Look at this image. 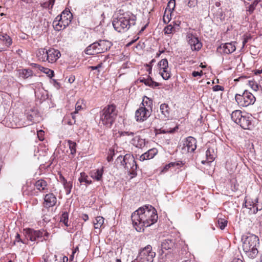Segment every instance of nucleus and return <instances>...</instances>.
<instances>
[{
    "label": "nucleus",
    "instance_id": "obj_1",
    "mask_svg": "<svg viewBox=\"0 0 262 262\" xmlns=\"http://www.w3.org/2000/svg\"><path fill=\"white\" fill-rule=\"evenodd\" d=\"M158 219L157 211L151 205H145L135 211L132 215L133 224L138 232L144 231V227H149Z\"/></svg>",
    "mask_w": 262,
    "mask_h": 262
},
{
    "label": "nucleus",
    "instance_id": "obj_2",
    "mask_svg": "<svg viewBox=\"0 0 262 262\" xmlns=\"http://www.w3.org/2000/svg\"><path fill=\"white\" fill-rule=\"evenodd\" d=\"M243 250L245 255L251 259L255 258L258 253L259 245L258 236L252 234H247L242 237Z\"/></svg>",
    "mask_w": 262,
    "mask_h": 262
},
{
    "label": "nucleus",
    "instance_id": "obj_3",
    "mask_svg": "<svg viewBox=\"0 0 262 262\" xmlns=\"http://www.w3.org/2000/svg\"><path fill=\"white\" fill-rule=\"evenodd\" d=\"M117 111L114 105H108L100 112V124H102L107 127H110L114 122Z\"/></svg>",
    "mask_w": 262,
    "mask_h": 262
},
{
    "label": "nucleus",
    "instance_id": "obj_4",
    "mask_svg": "<svg viewBox=\"0 0 262 262\" xmlns=\"http://www.w3.org/2000/svg\"><path fill=\"white\" fill-rule=\"evenodd\" d=\"M120 161L124 167L130 173H134L137 168V165L135 160V158L132 155L127 154L123 157L119 156L117 158V161Z\"/></svg>",
    "mask_w": 262,
    "mask_h": 262
},
{
    "label": "nucleus",
    "instance_id": "obj_5",
    "mask_svg": "<svg viewBox=\"0 0 262 262\" xmlns=\"http://www.w3.org/2000/svg\"><path fill=\"white\" fill-rule=\"evenodd\" d=\"M156 253L152 251L150 245H147L141 249L139 252L137 260L139 262H152Z\"/></svg>",
    "mask_w": 262,
    "mask_h": 262
},
{
    "label": "nucleus",
    "instance_id": "obj_6",
    "mask_svg": "<svg viewBox=\"0 0 262 262\" xmlns=\"http://www.w3.org/2000/svg\"><path fill=\"white\" fill-rule=\"evenodd\" d=\"M235 99L238 104L243 107L253 104L255 101L253 95L247 90H245L242 95L236 94Z\"/></svg>",
    "mask_w": 262,
    "mask_h": 262
},
{
    "label": "nucleus",
    "instance_id": "obj_7",
    "mask_svg": "<svg viewBox=\"0 0 262 262\" xmlns=\"http://www.w3.org/2000/svg\"><path fill=\"white\" fill-rule=\"evenodd\" d=\"M68 13V15L70 16V10H64L60 15H58L53 22V26L54 29L57 31H61L66 28L70 23V20H68L67 18H64V15Z\"/></svg>",
    "mask_w": 262,
    "mask_h": 262
},
{
    "label": "nucleus",
    "instance_id": "obj_8",
    "mask_svg": "<svg viewBox=\"0 0 262 262\" xmlns=\"http://www.w3.org/2000/svg\"><path fill=\"white\" fill-rule=\"evenodd\" d=\"M105 43H107L109 46L111 45V43L110 42H106L104 40H100L98 42H94L88 46L85 50V53L88 55H95L103 52L104 50L107 49V48L104 49L102 48L103 45Z\"/></svg>",
    "mask_w": 262,
    "mask_h": 262
},
{
    "label": "nucleus",
    "instance_id": "obj_9",
    "mask_svg": "<svg viewBox=\"0 0 262 262\" xmlns=\"http://www.w3.org/2000/svg\"><path fill=\"white\" fill-rule=\"evenodd\" d=\"M136 19V16L132 15L130 16L127 15L124 17H121L115 19L118 20L119 24L127 31L131 26L135 25Z\"/></svg>",
    "mask_w": 262,
    "mask_h": 262
},
{
    "label": "nucleus",
    "instance_id": "obj_10",
    "mask_svg": "<svg viewBox=\"0 0 262 262\" xmlns=\"http://www.w3.org/2000/svg\"><path fill=\"white\" fill-rule=\"evenodd\" d=\"M158 66L160 74L164 80H168L170 77V73L168 70V62L166 59H162L159 63Z\"/></svg>",
    "mask_w": 262,
    "mask_h": 262
},
{
    "label": "nucleus",
    "instance_id": "obj_11",
    "mask_svg": "<svg viewBox=\"0 0 262 262\" xmlns=\"http://www.w3.org/2000/svg\"><path fill=\"white\" fill-rule=\"evenodd\" d=\"M151 115V111L145 107H139L135 112V119L138 122H143Z\"/></svg>",
    "mask_w": 262,
    "mask_h": 262
},
{
    "label": "nucleus",
    "instance_id": "obj_12",
    "mask_svg": "<svg viewBox=\"0 0 262 262\" xmlns=\"http://www.w3.org/2000/svg\"><path fill=\"white\" fill-rule=\"evenodd\" d=\"M43 232L44 230H34L30 228L25 230L26 237L32 242L43 236Z\"/></svg>",
    "mask_w": 262,
    "mask_h": 262
},
{
    "label": "nucleus",
    "instance_id": "obj_13",
    "mask_svg": "<svg viewBox=\"0 0 262 262\" xmlns=\"http://www.w3.org/2000/svg\"><path fill=\"white\" fill-rule=\"evenodd\" d=\"M47 61L49 63H54L60 57V52L54 48H50L47 50Z\"/></svg>",
    "mask_w": 262,
    "mask_h": 262
},
{
    "label": "nucleus",
    "instance_id": "obj_14",
    "mask_svg": "<svg viewBox=\"0 0 262 262\" xmlns=\"http://www.w3.org/2000/svg\"><path fill=\"white\" fill-rule=\"evenodd\" d=\"M235 49L236 48L232 42H230L221 45L217 48V51L220 53L229 54L233 52Z\"/></svg>",
    "mask_w": 262,
    "mask_h": 262
},
{
    "label": "nucleus",
    "instance_id": "obj_15",
    "mask_svg": "<svg viewBox=\"0 0 262 262\" xmlns=\"http://www.w3.org/2000/svg\"><path fill=\"white\" fill-rule=\"evenodd\" d=\"M196 142L195 138L192 137H188L186 139L184 143V149H186L188 152H192L196 148Z\"/></svg>",
    "mask_w": 262,
    "mask_h": 262
},
{
    "label": "nucleus",
    "instance_id": "obj_16",
    "mask_svg": "<svg viewBox=\"0 0 262 262\" xmlns=\"http://www.w3.org/2000/svg\"><path fill=\"white\" fill-rule=\"evenodd\" d=\"M187 39L192 50H198L201 49L202 44L199 41L198 37L194 36L192 34H189L187 36Z\"/></svg>",
    "mask_w": 262,
    "mask_h": 262
},
{
    "label": "nucleus",
    "instance_id": "obj_17",
    "mask_svg": "<svg viewBox=\"0 0 262 262\" xmlns=\"http://www.w3.org/2000/svg\"><path fill=\"white\" fill-rule=\"evenodd\" d=\"M160 113L159 114V117L162 120L168 119L169 117V107L168 104L165 103H162L160 106Z\"/></svg>",
    "mask_w": 262,
    "mask_h": 262
},
{
    "label": "nucleus",
    "instance_id": "obj_18",
    "mask_svg": "<svg viewBox=\"0 0 262 262\" xmlns=\"http://www.w3.org/2000/svg\"><path fill=\"white\" fill-rule=\"evenodd\" d=\"M257 203V199H256L254 201H250L246 200L245 203V206L250 210L251 213L255 214L258 211Z\"/></svg>",
    "mask_w": 262,
    "mask_h": 262
},
{
    "label": "nucleus",
    "instance_id": "obj_19",
    "mask_svg": "<svg viewBox=\"0 0 262 262\" xmlns=\"http://www.w3.org/2000/svg\"><path fill=\"white\" fill-rule=\"evenodd\" d=\"M237 124L239 125L241 127L245 129H249L251 125L250 117L248 115H244L238 121Z\"/></svg>",
    "mask_w": 262,
    "mask_h": 262
},
{
    "label": "nucleus",
    "instance_id": "obj_20",
    "mask_svg": "<svg viewBox=\"0 0 262 262\" xmlns=\"http://www.w3.org/2000/svg\"><path fill=\"white\" fill-rule=\"evenodd\" d=\"M45 205L47 207H52L56 203V198L53 193L47 194L44 198Z\"/></svg>",
    "mask_w": 262,
    "mask_h": 262
},
{
    "label": "nucleus",
    "instance_id": "obj_21",
    "mask_svg": "<svg viewBox=\"0 0 262 262\" xmlns=\"http://www.w3.org/2000/svg\"><path fill=\"white\" fill-rule=\"evenodd\" d=\"M157 149L156 148L149 149L147 152L140 156L139 160L141 161H144V160L152 159L157 154Z\"/></svg>",
    "mask_w": 262,
    "mask_h": 262
},
{
    "label": "nucleus",
    "instance_id": "obj_22",
    "mask_svg": "<svg viewBox=\"0 0 262 262\" xmlns=\"http://www.w3.org/2000/svg\"><path fill=\"white\" fill-rule=\"evenodd\" d=\"M131 143L136 147L141 148L144 146L145 142L144 139L139 136H135L132 138Z\"/></svg>",
    "mask_w": 262,
    "mask_h": 262
},
{
    "label": "nucleus",
    "instance_id": "obj_23",
    "mask_svg": "<svg viewBox=\"0 0 262 262\" xmlns=\"http://www.w3.org/2000/svg\"><path fill=\"white\" fill-rule=\"evenodd\" d=\"M152 101L146 96H144L140 107H145V109L151 112Z\"/></svg>",
    "mask_w": 262,
    "mask_h": 262
},
{
    "label": "nucleus",
    "instance_id": "obj_24",
    "mask_svg": "<svg viewBox=\"0 0 262 262\" xmlns=\"http://www.w3.org/2000/svg\"><path fill=\"white\" fill-rule=\"evenodd\" d=\"M206 161L203 160L202 161V163L203 164H205L206 162L211 163L214 160V159H215V155L213 149H211L209 148L207 150V151H206Z\"/></svg>",
    "mask_w": 262,
    "mask_h": 262
},
{
    "label": "nucleus",
    "instance_id": "obj_25",
    "mask_svg": "<svg viewBox=\"0 0 262 262\" xmlns=\"http://www.w3.org/2000/svg\"><path fill=\"white\" fill-rule=\"evenodd\" d=\"M46 53H47V50H46L45 49H39L36 52V56L39 60L42 62H46L47 61V55Z\"/></svg>",
    "mask_w": 262,
    "mask_h": 262
},
{
    "label": "nucleus",
    "instance_id": "obj_26",
    "mask_svg": "<svg viewBox=\"0 0 262 262\" xmlns=\"http://www.w3.org/2000/svg\"><path fill=\"white\" fill-rule=\"evenodd\" d=\"M33 66L34 68L38 69L40 71H42V72L47 74L50 78H52V77L54 76L53 71L50 70V69L42 67L40 66V65L36 64V63H33Z\"/></svg>",
    "mask_w": 262,
    "mask_h": 262
},
{
    "label": "nucleus",
    "instance_id": "obj_27",
    "mask_svg": "<svg viewBox=\"0 0 262 262\" xmlns=\"http://www.w3.org/2000/svg\"><path fill=\"white\" fill-rule=\"evenodd\" d=\"M103 173V167L101 169H97L91 172V177L98 181H100L102 179Z\"/></svg>",
    "mask_w": 262,
    "mask_h": 262
},
{
    "label": "nucleus",
    "instance_id": "obj_28",
    "mask_svg": "<svg viewBox=\"0 0 262 262\" xmlns=\"http://www.w3.org/2000/svg\"><path fill=\"white\" fill-rule=\"evenodd\" d=\"M176 6V1L175 0H170L167 6L166 7L164 16H163V20L165 23H166V13L167 11L168 12H170V13L172 12V11L174 10Z\"/></svg>",
    "mask_w": 262,
    "mask_h": 262
},
{
    "label": "nucleus",
    "instance_id": "obj_29",
    "mask_svg": "<svg viewBox=\"0 0 262 262\" xmlns=\"http://www.w3.org/2000/svg\"><path fill=\"white\" fill-rule=\"evenodd\" d=\"M35 186L36 188L40 191L47 189V183L44 180H39L35 182Z\"/></svg>",
    "mask_w": 262,
    "mask_h": 262
},
{
    "label": "nucleus",
    "instance_id": "obj_30",
    "mask_svg": "<svg viewBox=\"0 0 262 262\" xmlns=\"http://www.w3.org/2000/svg\"><path fill=\"white\" fill-rule=\"evenodd\" d=\"M243 115H244L242 114V112L240 110H235L231 113V117L232 120L237 124Z\"/></svg>",
    "mask_w": 262,
    "mask_h": 262
},
{
    "label": "nucleus",
    "instance_id": "obj_31",
    "mask_svg": "<svg viewBox=\"0 0 262 262\" xmlns=\"http://www.w3.org/2000/svg\"><path fill=\"white\" fill-rule=\"evenodd\" d=\"M38 117V114L36 110H31L30 111L27 113V118L30 121L35 122L37 121V118Z\"/></svg>",
    "mask_w": 262,
    "mask_h": 262
},
{
    "label": "nucleus",
    "instance_id": "obj_32",
    "mask_svg": "<svg viewBox=\"0 0 262 262\" xmlns=\"http://www.w3.org/2000/svg\"><path fill=\"white\" fill-rule=\"evenodd\" d=\"M173 246V242L171 239H165L162 242L161 244V248L162 250H168L172 248Z\"/></svg>",
    "mask_w": 262,
    "mask_h": 262
},
{
    "label": "nucleus",
    "instance_id": "obj_33",
    "mask_svg": "<svg viewBox=\"0 0 262 262\" xmlns=\"http://www.w3.org/2000/svg\"><path fill=\"white\" fill-rule=\"evenodd\" d=\"M0 41H2L3 43L7 47L10 46L12 43V39L7 35V34H5V35H3V34H0Z\"/></svg>",
    "mask_w": 262,
    "mask_h": 262
},
{
    "label": "nucleus",
    "instance_id": "obj_34",
    "mask_svg": "<svg viewBox=\"0 0 262 262\" xmlns=\"http://www.w3.org/2000/svg\"><path fill=\"white\" fill-rule=\"evenodd\" d=\"M104 223V219L102 216H97L94 221V228L96 229H99Z\"/></svg>",
    "mask_w": 262,
    "mask_h": 262
},
{
    "label": "nucleus",
    "instance_id": "obj_35",
    "mask_svg": "<svg viewBox=\"0 0 262 262\" xmlns=\"http://www.w3.org/2000/svg\"><path fill=\"white\" fill-rule=\"evenodd\" d=\"M260 1V0H254L252 4L247 8L246 11L249 14L253 13L256 6Z\"/></svg>",
    "mask_w": 262,
    "mask_h": 262
},
{
    "label": "nucleus",
    "instance_id": "obj_36",
    "mask_svg": "<svg viewBox=\"0 0 262 262\" xmlns=\"http://www.w3.org/2000/svg\"><path fill=\"white\" fill-rule=\"evenodd\" d=\"M141 81L143 82L145 85L151 87L158 86L159 85V83L154 81L151 78L147 79L144 78L142 79Z\"/></svg>",
    "mask_w": 262,
    "mask_h": 262
},
{
    "label": "nucleus",
    "instance_id": "obj_37",
    "mask_svg": "<svg viewBox=\"0 0 262 262\" xmlns=\"http://www.w3.org/2000/svg\"><path fill=\"white\" fill-rule=\"evenodd\" d=\"M78 181L80 183L84 182L87 184H90L92 183L91 180H88V176L84 172L80 173Z\"/></svg>",
    "mask_w": 262,
    "mask_h": 262
},
{
    "label": "nucleus",
    "instance_id": "obj_38",
    "mask_svg": "<svg viewBox=\"0 0 262 262\" xmlns=\"http://www.w3.org/2000/svg\"><path fill=\"white\" fill-rule=\"evenodd\" d=\"M113 25L115 30L119 33L126 31L125 29L119 24L118 20H116L115 19L113 21Z\"/></svg>",
    "mask_w": 262,
    "mask_h": 262
},
{
    "label": "nucleus",
    "instance_id": "obj_39",
    "mask_svg": "<svg viewBox=\"0 0 262 262\" xmlns=\"http://www.w3.org/2000/svg\"><path fill=\"white\" fill-rule=\"evenodd\" d=\"M81 109H82L81 102H80V101H77V102L76 103V104L75 105V111L73 113H71L72 117L73 119L74 120V123H75V122H76V121L75 120V119L74 114L78 113V111L81 110Z\"/></svg>",
    "mask_w": 262,
    "mask_h": 262
},
{
    "label": "nucleus",
    "instance_id": "obj_40",
    "mask_svg": "<svg viewBox=\"0 0 262 262\" xmlns=\"http://www.w3.org/2000/svg\"><path fill=\"white\" fill-rule=\"evenodd\" d=\"M69 149L72 155H74L76 153V143L72 141L69 140L68 141Z\"/></svg>",
    "mask_w": 262,
    "mask_h": 262
},
{
    "label": "nucleus",
    "instance_id": "obj_41",
    "mask_svg": "<svg viewBox=\"0 0 262 262\" xmlns=\"http://www.w3.org/2000/svg\"><path fill=\"white\" fill-rule=\"evenodd\" d=\"M69 219V214L67 212H63L60 217V222L63 223L67 227L69 226L68 224Z\"/></svg>",
    "mask_w": 262,
    "mask_h": 262
},
{
    "label": "nucleus",
    "instance_id": "obj_42",
    "mask_svg": "<svg viewBox=\"0 0 262 262\" xmlns=\"http://www.w3.org/2000/svg\"><path fill=\"white\" fill-rule=\"evenodd\" d=\"M120 137L127 136V139H130L134 136V133L132 132H119Z\"/></svg>",
    "mask_w": 262,
    "mask_h": 262
},
{
    "label": "nucleus",
    "instance_id": "obj_43",
    "mask_svg": "<svg viewBox=\"0 0 262 262\" xmlns=\"http://www.w3.org/2000/svg\"><path fill=\"white\" fill-rule=\"evenodd\" d=\"M227 221L224 219L219 218L218 220V225L220 228L224 229L227 226Z\"/></svg>",
    "mask_w": 262,
    "mask_h": 262
},
{
    "label": "nucleus",
    "instance_id": "obj_44",
    "mask_svg": "<svg viewBox=\"0 0 262 262\" xmlns=\"http://www.w3.org/2000/svg\"><path fill=\"white\" fill-rule=\"evenodd\" d=\"M248 84L249 86L255 91H257L259 89V86L254 81H249Z\"/></svg>",
    "mask_w": 262,
    "mask_h": 262
},
{
    "label": "nucleus",
    "instance_id": "obj_45",
    "mask_svg": "<svg viewBox=\"0 0 262 262\" xmlns=\"http://www.w3.org/2000/svg\"><path fill=\"white\" fill-rule=\"evenodd\" d=\"M23 75H24V77L25 78H28L30 76H32L33 72L32 71V70L29 69L24 70L23 72Z\"/></svg>",
    "mask_w": 262,
    "mask_h": 262
},
{
    "label": "nucleus",
    "instance_id": "obj_46",
    "mask_svg": "<svg viewBox=\"0 0 262 262\" xmlns=\"http://www.w3.org/2000/svg\"><path fill=\"white\" fill-rule=\"evenodd\" d=\"M174 165H175V163H172V162L166 165L164 167L163 169L162 170V172H166L170 167H171L172 166H173Z\"/></svg>",
    "mask_w": 262,
    "mask_h": 262
},
{
    "label": "nucleus",
    "instance_id": "obj_47",
    "mask_svg": "<svg viewBox=\"0 0 262 262\" xmlns=\"http://www.w3.org/2000/svg\"><path fill=\"white\" fill-rule=\"evenodd\" d=\"M179 25H176L174 26H172L171 25H169L167 27V30H169L170 31H179L177 29H178Z\"/></svg>",
    "mask_w": 262,
    "mask_h": 262
},
{
    "label": "nucleus",
    "instance_id": "obj_48",
    "mask_svg": "<svg viewBox=\"0 0 262 262\" xmlns=\"http://www.w3.org/2000/svg\"><path fill=\"white\" fill-rule=\"evenodd\" d=\"M197 4L196 0H189L188 3V6L190 8L194 7Z\"/></svg>",
    "mask_w": 262,
    "mask_h": 262
},
{
    "label": "nucleus",
    "instance_id": "obj_49",
    "mask_svg": "<svg viewBox=\"0 0 262 262\" xmlns=\"http://www.w3.org/2000/svg\"><path fill=\"white\" fill-rule=\"evenodd\" d=\"M37 137L38 139L40 141H42L43 140V135H44V132L42 130H40L37 132Z\"/></svg>",
    "mask_w": 262,
    "mask_h": 262
},
{
    "label": "nucleus",
    "instance_id": "obj_50",
    "mask_svg": "<svg viewBox=\"0 0 262 262\" xmlns=\"http://www.w3.org/2000/svg\"><path fill=\"white\" fill-rule=\"evenodd\" d=\"M212 89L213 91L216 92L219 91H223L224 88L223 86L219 85H215L213 88Z\"/></svg>",
    "mask_w": 262,
    "mask_h": 262
},
{
    "label": "nucleus",
    "instance_id": "obj_51",
    "mask_svg": "<svg viewBox=\"0 0 262 262\" xmlns=\"http://www.w3.org/2000/svg\"><path fill=\"white\" fill-rule=\"evenodd\" d=\"M16 242H21L23 244H25L26 243L22 241L20 237V235L18 233H17L16 236H15V241H14V244H15V243Z\"/></svg>",
    "mask_w": 262,
    "mask_h": 262
},
{
    "label": "nucleus",
    "instance_id": "obj_52",
    "mask_svg": "<svg viewBox=\"0 0 262 262\" xmlns=\"http://www.w3.org/2000/svg\"><path fill=\"white\" fill-rule=\"evenodd\" d=\"M176 128H178L177 127H174L173 128V129H161V132L163 133H173L175 130H176Z\"/></svg>",
    "mask_w": 262,
    "mask_h": 262
},
{
    "label": "nucleus",
    "instance_id": "obj_53",
    "mask_svg": "<svg viewBox=\"0 0 262 262\" xmlns=\"http://www.w3.org/2000/svg\"><path fill=\"white\" fill-rule=\"evenodd\" d=\"M192 75L193 77L201 76L202 75V71H201L200 72L194 71L192 72Z\"/></svg>",
    "mask_w": 262,
    "mask_h": 262
},
{
    "label": "nucleus",
    "instance_id": "obj_54",
    "mask_svg": "<svg viewBox=\"0 0 262 262\" xmlns=\"http://www.w3.org/2000/svg\"><path fill=\"white\" fill-rule=\"evenodd\" d=\"M139 38V36H136L135 37V39H133V40L130 41V42H129L127 44V46H130L132 44H133L134 42H135L136 40H137Z\"/></svg>",
    "mask_w": 262,
    "mask_h": 262
},
{
    "label": "nucleus",
    "instance_id": "obj_55",
    "mask_svg": "<svg viewBox=\"0 0 262 262\" xmlns=\"http://www.w3.org/2000/svg\"><path fill=\"white\" fill-rule=\"evenodd\" d=\"M68 13H65V14L64 15V16H65V17H64V18H68V20H70V21H71V18H72V13H71V12H70V15H68Z\"/></svg>",
    "mask_w": 262,
    "mask_h": 262
},
{
    "label": "nucleus",
    "instance_id": "obj_56",
    "mask_svg": "<svg viewBox=\"0 0 262 262\" xmlns=\"http://www.w3.org/2000/svg\"><path fill=\"white\" fill-rule=\"evenodd\" d=\"M81 217L84 221H86L89 220V216L86 214H83Z\"/></svg>",
    "mask_w": 262,
    "mask_h": 262
},
{
    "label": "nucleus",
    "instance_id": "obj_57",
    "mask_svg": "<svg viewBox=\"0 0 262 262\" xmlns=\"http://www.w3.org/2000/svg\"><path fill=\"white\" fill-rule=\"evenodd\" d=\"M74 80H75L74 76H72V77H70L69 79V81L70 83L73 82Z\"/></svg>",
    "mask_w": 262,
    "mask_h": 262
},
{
    "label": "nucleus",
    "instance_id": "obj_58",
    "mask_svg": "<svg viewBox=\"0 0 262 262\" xmlns=\"http://www.w3.org/2000/svg\"><path fill=\"white\" fill-rule=\"evenodd\" d=\"M231 262H243L240 258H234Z\"/></svg>",
    "mask_w": 262,
    "mask_h": 262
},
{
    "label": "nucleus",
    "instance_id": "obj_59",
    "mask_svg": "<svg viewBox=\"0 0 262 262\" xmlns=\"http://www.w3.org/2000/svg\"><path fill=\"white\" fill-rule=\"evenodd\" d=\"M55 1V0H50L49 1V5H51V8L53 7V6L54 4Z\"/></svg>",
    "mask_w": 262,
    "mask_h": 262
},
{
    "label": "nucleus",
    "instance_id": "obj_60",
    "mask_svg": "<svg viewBox=\"0 0 262 262\" xmlns=\"http://www.w3.org/2000/svg\"><path fill=\"white\" fill-rule=\"evenodd\" d=\"M248 41V38L244 37V40L243 41V46L245 45V44Z\"/></svg>",
    "mask_w": 262,
    "mask_h": 262
},
{
    "label": "nucleus",
    "instance_id": "obj_61",
    "mask_svg": "<svg viewBox=\"0 0 262 262\" xmlns=\"http://www.w3.org/2000/svg\"><path fill=\"white\" fill-rule=\"evenodd\" d=\"M147 25H146L145 26H144V27H143L140 30V31H139V33H142V32H143L145 29V28L146 27V26Z\"/></svg>",
    "mask_w": 262,
    "mask_h": 262
},
{
    "label": "nucleus",
    "instance_id": "obj_62",
    "mask_svg": "<svg viewBox=\"0 0 262 262\" xmlns=\"http://www.w3.org/2000/svg\"><path fill=\"white\" fill-rule=\"evenodd\" d=\"M48 235H49V233L47 232L44 231V232L43 233V236H46L47 237V236H48Z\"/></svg>",
    "mask_w": 262,
    "mask_h": 262
},
{
    "label": "nucleus",
    "instance_id": "obj_63",
    "mask_svg": "<svg viewBox=\"0 0 262 262\" xmlns=\"http://www.w3.org/2000/svg\"><path fill=\"white\" fill-rule=\"evenodd\" d=\"M91 68L92 70H97L98 68L96 66H92L90 67Z\"/></svg>",
    "mask_w": 262,
    "mask_h": 262
},
{
    "label": "nucleus",
    "instance_id": "obj_64",
    "mask_svg": "<svg viewBox=\"0 0 262 262\" xmlns=\"http://www.w3.org/2000/svg\"><path fill=\"white\" fill-rule=\"evenodd\" d=\"M102 66V63H100L99 64H98L96 67H97L98 69H99V68H100Z\"/></svg>",
    "mask_w": 262,
    "mask_h": 262
}]
</instances>
